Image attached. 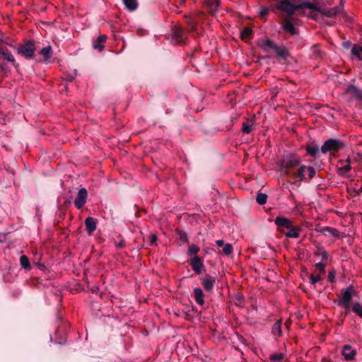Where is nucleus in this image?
<instances>
[{
  "mask_svg": "<svg viewBox=\"0 0 362 362\" xmlns=\"http://www.w3.org/2000/svg\"><path fill=\"white\" fill-rule=\"evenodd\" d=\"M293 0H279L276 8L279 10L286 12L288 15H293L298 9L309 8L311 10H317V6L310 1H302L298 4H294Z\"/></svg>",
  "mask_w": 362,
  "mask_h": 362,
  "instance_id": "f257e3e1",
  "label": "nucleus"
},
{
  "mask_svg": "<svg viewBox=\"0 0 362 362\" xmlns=\"http://www.w3.org/2000/svg\"><path fill=\"white\" fill-rule=\"evenodd\" d=\"M300 163V158L299 156L287 153L284 154L278 165L281 169H285V174L289 175V170L299 165Z\"/></svg>",
  "mask_w": 362,
  "mask_h": 362,
  "instance_id": "f03ea898",
  "label": "nucleus"
},
{
  "mask_svg": "<svg viewBox=\"0 0 362 362\" xmlns=\"http://www.w3.org/2000/svg\"><path fill=\"white\" fill-rule=\"evenodd\" d=\"M261 47L265 52H268V48L272 49L275 52L277 57L281 59L286 60L290 56L287 48L284 46H278L274 44L272 40L269 39L264 40Z\"/></svg>",
  "mask_w": 362,
  "mask_h": 362,
  "instance_id": "7ed1b4c3",
  "label": "nucleus"
},
{
  "mask_svg": "<svg viewBox=\"0 0 362 362\" xmlns=\"http://www.w3.org/2000/svg\"><path fill=\"white\" fill-rule=\"evenodd\" d=\"M35 42L34 40H28L23 44L18 45L16 52L22 55L25 59H32L35 57Z\"/></svg>",
  "mask_w": 362,
  "mask_h": 362,
  "instance_id": "20e7f679",
  "label": "nucleus"
},
{
  "mask_svg": "<svg viewBox=\"0 0 362 362\" xmlns=\"http://www.w3.org/2000/svg\"><path fill=\"white\" fill-rule=\"evenodd\" d=\"M344 147V143L337 139H329L321 146V151L326 154L330 151H338Z\"/></svg>",
  "mask_w": 362,
  "mask_h": 362,
  "instance_id": "39448f33",
  "label": "nucleus"
},
{
  "mask_svg": "<svg viewBox=\"0 0 362 362\" xmlns=\"http://www.w3.org/2000/svg\"><path fill=\"white\" fill-rule=\"evenodd\" d=\"M202 4L213 16H216L221 8V0H203Z\"/></svg>",
  "mask_w": 362,
  "mask_h": 362,
  "instance_id": "423d86ee",
  "label": "nucleus"
},
{
  "mask_svg": "<svg viewBox=\"0 0 362 362\" xmlns=\"http://www.w3.org/2000/svg\"><path fill=\"white\" fill-rule=\"evenodd\" d=\"M354 292L352 286H349L346 290L342 291L341 296L337 300V305H351L353 293Z\"/></svg>",
  "mask_w": 362,
  "mask_h": 362,
  "instance_id": "0eeeda50",
  "label": "nucleus"
},
{
  "mask_svg": "<svg viewBox=\"0 0 362 362\" xmlns=\"http://www.w3.org/2000/svg\"><path fill=\"white\" fill-rule=\"evenodd\" d=\"M189 264L197 274H201L205 270L203 259L197 255L189 259Z\"/></svg>",
  "mask_w": 362,
  "mask_h": 362,
  "instance_id": "6e6552de",
  "label": "nucleus"
},
{
  "mask_svg": "<svg viewBox=\"0 0 362 362\" xmlns=\"http://www.w3.org/2000/svg\"><path fill=\"white\" fill-rule=\"evenodd\" d=\"M204 16H205L204 12H203L202 11H197L195 13L194 16H185V18H186V23L188 26V28L191 31H195L197 30V25H198V21L197 18L199 17H203Z\"/></svg>",
  "mask_w": 362,
  "mask_h": 362,
  "instance_id": "1a4fd4ad",
  "label": "nucleus"
},
{
  "mask_svg": "<svg viewBox=\"0 0 362 362\" xmlns=\"http://www.w3.org/2000/svg\"><path fill=\"white\" fill-rule=\"evenodd\" d=\"M88 197V192L86 188H81L74 200V205L76 209H81L86 204Z\"/></svg>",
  "mask_w": 362,
  "mask_h": 362,
  "instance_id": "9d476101",
  "label": "nucleus"
},
{
  "mask_svg": "<svg viewBox=\"0 0 362 362\" xmlns=\"http://www.w3.org/2000/svg\"><path fill=\"white\" fill-rule=\"evenodd\" d=\"M351 159L350 157H348L345 160H339V164H340L341 166L338 167L337 169V174L340 176L345 177L351 169Z\"/></svg>",
  "mask_w": 362,
  "mask_h": 362,
  "instance_id": "9b49d317",
  "label": "nucleus"
},
{
  "mask_svg": "<svg viewBox=\"0 0 362 362\" xmlns=\"http://www.w3.org/2000/svg\"><path fill=\"white\" fill-rule=\"evenodd\" d=\"M346 93L350 95L352 100L362 102V90L354 85H349L346 90Z\"/></svg>",
  "mask_w": 362,
  "mask_h": 362,
  "instance_id": "f8f14e48",
  "label": "nucleus"
},
{
  "mask_svg": "<svg viewBox=\"0 0 362 362\" xmlns=\"http://www.w3.org/2000/svg\"><path fill=\"white\" fill-rule=\"evenodd\" d=\"M185 30L181 28H174L172 30V40L175 43H182L185 42Z\"/></svg>",
  "mask_w": 362,
  "mask_h": 362,
  "instance_id": "ddd939ff",
  "label": "nucleus"
},
{
  "mask_svg": "<svg viewBox=\"0 0 362 362\" xmlns=\"http://www.w3.org/2000/svg\"><path fill=\"white\" fill-rule=\"evenodd\" d=\"M216 279L210 274H206L202 279V284L206 291H211L214 289Z\"/></svg>",
  "mask_w": 362,
  "mask_h": 362,
  "instance_id": "4468645a",
  "label": "nucleus"
},
{
  "mask_svg": "<svg viewBox=\"0 0 362 362\" xmlns=\"http://www.w3.org/2000/svg\"><path fill=\"white\" fill-rule=\"evenodd\" d=\"M341 10V8L340 6H334L332 8H323L322 9L319 8L317 7V11H320L322 15L333 18L337 16Z\"/></svg>",
  "mask_w": 362,
  "mask_h": 362,
  "instance_id": "2eb2a0df",
  "label": "nucleus"
},
{
  "mask_svg": "<svg viewBox=\"0 0 362 362\" xmlns=\"http://www.w3.org/2000/svg\"><path fill=\"white\" fill-rule=\"evenodd\" d=\"M341 354L346 361L353 360L356 355V350L353 349L349 344H346L342 347Z\"/></svg>",
  "mask_w": 362,
  "mask_h": 362,
  "instance_id": "dca6fc26",
  "label": "nucleus"
},
{
  "mask_svg": "<svg viewBox=\"0 0 362 362\" xmlns=\"http://www.w3.org/2000/svg\"><path fill=\"white\" fill-rule=\"evenodd\" d=\"M320 233H321L322 235H324L326 237H334V238H339L341 233L334 228L329 227V226H325L322 228L320 230Z\"/></svg>",
  "mask_w": 362,
  "mask_h": 362,
  "instance_id": "f3484780",
  "label": "nucleus"
},
{
  "mask_svg": "<svg viewBox=\"0 0 362 362\" xmlns=\"http://www.w3.org/2000/svg\"><path fill=\"white\" fill-rule=\"evenodd\" d=\"M84 223L86 227L87 233L91 235L96 229L97 220L93 217L88 216L86 218Z\"/></svg>",
  "mask_w": 362,
  "mask_h": 362,
  "instance_id": "a211bd4d",
  "label": "nucleus"
},
{
  "mask_svg": "<svg viewBox=\"0 0 362 362\" xmlns=\"http://www.w3.org/2000/svg\"><path fill=\"white\" fill-rule=\"evenodd\" d=\"M307 165H301L296 172L293 173V177L296 179V182L305 180V172Z\"/></svg>",
  "mask_w": 362,
  "mask_h": 362,
  "instance_id": "6ab92c4d",
  "label": "nucleus"
},
{
  "mask_svg": "<svg viewBox=\"0 0 362 362\" xmlns=\"http://www.w3.org/2000/svg\"><path fill=\"white\" fill-rule=\"evenodd\" d=\"M274 223L277 226L288 228L291 227V221L290 219L284 217L277 216L274 219Z\"/></svg>",
  "mask_w": 362,
  "mask_h": 362,
  "instance_id": "aec40b11",
  "label": "nucleus"
},
{
  "mask_svg": "<svg viewBox=\"0 0 362 362\" xmlns=\"http://www.w3.org/2000/svg\"><path fill=\"white\" fill-rule=\"evenodd\" d=\"M193 293L195 301L197 304L202 305L204 303V295L203 291L200 288H194L193 289Z\"/></svg>",
  "mask_w": 362,
  "mask_h": 362,
  "instance_id": "412c9836",
  "label": "nucleus"
},
{
  "mask_svg": "<svg viewBox=\"0 0 362 362\" xmlns=\"http://www.w3.org/2000/svg\"><path fill=\"white\" fill-rule=\"evenodd\" d=\"M289 230L285 233L286 238H298L300 236V233L302 228L299 226L293 227L291 225V228H288Z\"/></svg>",
  "mask_w": 362,
  "mask_h": 362,
  "instance_id": "4be33fe9",
  "label": "nucleus"
},
{
  "mask_svg": "<svg viewBox=\"0 0 362 362\" xmlns=\"http://www.w3.org/2000/svg\"><path fill=\"white\" fill-rule=\"evenodd\" d=\"M39 54L43 57V59L45 62H49L52 55V47L50 45H48L45 47H43L39 52Z\"/></svg>",
  "mask_w": 362,
  "mask_h": 362,
  "instance_id": "5701e85b",
  "label": "nucleus"
},
{
  "mask_svg": "<svg viewBox=\"0 0 362 362\" xmlns=\"http://www.w3.org/2000/svg\"><path fill=\"white\" fill-rule=\"evenodd\" d=\"M315 255L322 259V261L327 262L329 257V254L323 247H317L315 252Z\"/></svg>",
  "mask_w": 362,
  "mask_h": 362,
  "instance_id": "b1692460",
  "label": "nucleus"
},
{
  "mask_svg": "<svg viewBox=\"0 0 362 362\" xmlns=\"http://www.w3.org/2000/svg\"><path fill=\"white\" fill-rule=\"evenodd\" d=\"M0 54L4 57V59L9 62L13 63L15 62V59L12 53L6 47H0Z\"/></svg>",
  "mask_w": 362,
  "mask_h": 362,
  "instance_id": "393cba45",
  "label": "nucleus"
},
{
  "mask_svg": "<svg viewBox=\"0 0 362 362\" xmlns=\"http://www.w3.org/2000/svg\"><path fill=\"white\" fill-rule=\"evenodd\" d=\"M281 27L283 30L286 33H288L291 35H295L296 33L293 24L288 20L284 21Z\"/></svg>",
  "mask_w": 362,
  "mask_h": 362,
  "instance_id": "a878e982",
  "label": "nucleus"
},
{
  "mask_svg": "<svg viewBox=\"0 0 362 362\" xmlns=\"http://www.w3.org/2000/svg\"><path fill=\"white\" fill-rule=\"evenodd\" d=\"M282 320H278L272 326V333L276 337H280L282 334L281 331Z\"/></svg>",
  "mask_w": 362,
  "mask_h": 362,
  "instance_id": "bb28decb",
  "label": "nucleus"
},
{
  "mask_svg": "<svg viewBox=\"0 0 362 362\" xmlns=\"http://www.w3.org/2000/svg\"><path fill=\"white\" fill-rule=\"evenodd\" d=\"M125 8L129 11H134L138 8L137 0H122Z\"/></svg>",
  "mask_w": 362,
  "mask_h": 362,
  "instance_id": "cd10ccee",
  "label": "nucleus"
},
{
  "mask_svg": "<svg viewBox=\"0 0 362 362\" xmlns=\"http://www.w3.org/2000/svg\"><path fill=\"white\" fill-rule=\"evenodd\" d=\"M106 35H100L97 40L93 43L94 49H98L100 51L103 50L104 48L103 43L106 41Z\"/></svg>",
  "mask_w": 362,
  "mask_h": 362,
  "instance_id": "c85d7f7f",
  "label": "nucleus"
},
{
  "mask_svg": "<svg viewBox=\"0 0 362 362\" xmlns=\"http://www.w3.org/2000/svg\"><path fill=\"white\" fill-rule=\"evenodd\" d=\"M305 150L308 154H309L312 157H315L319 151V146L315 144H312L308 145L305 148Z\"/></svg>",
  "mask_w": 362,
  "mask_h": 362,
  "instance_id": "c756f323",
  "label": "nucleus"
},
{
  "mask_svg": "<svg viewBox=\"0 0 362 362\" xmlns=\"http://www.w3.org/2000/svg\"><path fill=\"white\" fill-rule=\"evenodd\" d=\"M200 250V248L199 246H197L195 244H191L187 250V256H195Z\"/></svg>",
  "mask_w": 362,
  "mask_h": 362,
  "instance_id": "7c9ffc66",
  "label": "nucleus"
},
{
  "mask_svg": "<svg viewBox=\"0 0 362 362\" xmlns=\"http://www.w3.org/2000/svg\"><path fill=\"white\" fill-rule=\"evenodd\" d=\"M21 266L28 270L31 269L29 259L25 255H21L20 257Z\"/></svg>",
  "mask_w": 362,
  "mask_h": 362,
  "instance_id": "2f4dec72",
  "label": "nucleus"
},
{
  "mask_svg": "<svg viewBox=\"0 0 362 362\" xmlns=\"http://www.w3.org/2000/svg\"><path fill=\"white\" fill-rule=\"evenodd\" d=\"M351 53L356 56L359 60L362 59V46L354 45L351 49Z\"/></svg>",
  "mask_w": 362,
  "mask_h": 362,
  "instance_id": "473e14b6",
  "label": "nucleus"
},
{
  "mask_svg": "<svg viewBox=\"0 0 362 362\" xmlns=\"http://www.w3.org/2000/svg\"><path fill=\"white\" fill-rule=\"evenodd\" d=\"M252 130V121H247L243 123L242 132L245 134H249Z\"/></svg>",
  "mask_w": 362,
  "mask_h": 362,
  "instance_id": "72a5a7b5",
  "label": "nucleus"
},
{
  "mask_svg": "<svg viewBox=\"0 0 362 362\" xmlns=\"http://www.w3.org/2000/svg\"><path fill=\"white\" fill-rule=\"evenodd\" d=\"M352 311L362 318V305L359 303H354L352 306Z\"/></svg>",
  "mask_w": 362,
  "mask_h": 362,
  "instance_id": "f704fd0d",
  "label": "nucleus"
},
{
  "mask_svg": "<svg viewBox=\"0 0 362 362\" xmlns=\"http://www.w3.org/2000/svg\"><path fill=\"white\" fill-rule=\"evenodd\" d=\"M267 200V195L264 193H258L256 197L257 202L260 204L263 205L266 204Z\"/></svg>",
  "mask_w": 362,
  "mask_h": 362,
  "instance_id": "c9c22d12",
  "label": "nucleus"
},
{
  "mask_svg": "<svg viewBox=\"0 0 362 362\" xmlns=\"http://www.w3.org/2000/svg\"><path fill=\"white\" fill-rule=\"evenodd\" d=\"M326 266H327L326 262L321 261L315 264V270L319 272V273H320V274H324V273H325Z\"/></svg>",
  "mask_w": 362,
  "mask_h": 362,
  "instance_id": "e433bc0d",
  "label": "nucleus"
},
{
  "mask_svg": "<svg viewBox=\"0 0 362 362\" xmlns=\"http://www.w3.org/2000/svg\"><path fill=\"white\" fill-rule=\"evenodd\" d=\"M284 358V355L281 353L272 354L269 357L272 361L281 362Z\"/></svg>",
  "mask_w": 362,
  "mask_h": 362,
  "instance_id": "4c0bfd02",
  "label": "nucleus"
},
{
  "mask_svg": "<svg viewBox=\"0 0 362 362\" xmlns=\"http://www.w3.org/2000/svg\"><path fill=\"white\" fill-rule=\"evenodd\" d=\"M245 298L243 295H237L234 299V303L240 307H243L244 304Z\"/></svg>",
  "mask_w": 362,
  "mask_h": 362,
  "instance_id": "58836bf2",
  "label": "nucleus"
},
{
  "mask_svg": "<svg viewBox=\"0 0 362 362\" xmlns=\"http://www.w3.org/2000/svg\"><path fill=\"white\" fill-rule=\"evenodd\" d=\"M222 252L225 255H230L233 252V246L231 244L226 243L222 250Z\"/></svg>",
  "mask_w": 362,
  "mask_h": 362,
  "instance_id": "ea45409f",
  "label": "nucleus"
},
{
  "mask_svg": "<svg viewBox=\"0 0 362 362\" xmlns=\"http://www.w3.org/2000/svg\"><path fill=\"white\" fill-rule=\"evenodd\" d=\"M177 233H178L179 238L181 242L188 243V240H189L188 235L185 231L179 230Z\"/></svg>",
  "mask_w": 362,
  "mask_h": 362,
  "instance_id": "a19ab883",
  "label": "nucleus"
},
{
  "mask_svg": "<svg viewBox=\"0 0 362 362\" xmlns=\"http://www.w3.org/2000/svg\"><path fill=\"white\" fill-rule=\"evenodd\" d=\"M335 277H336V271L334 269H332L328 272V281L330 283H335Z\"/></svg>",
  "mask_w": 362,
  "mask_h": 362,
  "instance_id": "79ce46f5",
  "label": "nucleus"
},
{
  "mask_svg": "<svg viewBox=\"0 0 362 362\" xmlns=\"http://www.w3.org/2000/svg\"><path fill=\"white\" fill-rule=\"evenodd\" d=\"M322 280V278L320 275H314V274H310V284L315 286V285L320 281Z\"/></svg>",
  "mask_w": 362,
  "mask_h": 362,
  "instance_id": "37998d69",
  "label": "nucleus"
},
{
  "mask_svg": "<svg viewBox=\"0 0 362 362\" xmlns=\"http://www.w3.org/2000/svg\"><path fill=\"white\" fill-rule=\"evenodd\" d=\"M252 33V30L250 28L245 27L243 28V30L241 32V36L243 38L248 37Z\"/></svg>",
  "mask_w": 362,
  "mask_h": 362,
  "instance_id": "c03bdc74",
  "label": "nucleus"
},
{
  "mask_svg": "<svg viewBox=\"0 0 362 362\" xmlns=\"http://www.w3.org/2000/svg\"><path fill=\"white\" fill-rule=\"evenodd\" d=\"M306 170H308V177H309V179L313 178L315 177V175H316V170L312 166H308L307 165Z\"/></svg>",
  "mask_w": 362,
  "mask_h": 362,
  "instance_id": "a18cd8bd",
  "label": "nucleus"
},
{
  "mask_svg": "<svg viewBox=\"0 0 362 362\" xmlns=\"http://www.w3.org/2000/svg\"><path fill=\"white\" fill-rule=\"evenodd\" d=\"M313 52L316 54V55L319 57H322V52L320 49L319 45H315L312 47Z\"/></svg>",
  "mask_w": 362,
  "mask_h": 362,
  "instance_id": "49530a36",
  "label": "nucleus"
},
{
  "mask_svg": "<svg viewBox=\"0 0 362 362\" xmlns=\"http://www.w3.org/2000/svg\"><path fill=\"white\" fill-rule=\"evenodd\" d=\"M77 76L76 70H73L71 71V73L67 76L66 80L69 81H71L74 80Z\"/></svg>",
  "mask_w": 362,
  "mask_h": 362,
  "instance_id": "de8ad7c7",
  "label": "nucleus"
},
{
  "mask_svg": "<svg viewBox=\"0 0 362 362\" xmlns=\"http://www.w3.org/2000/svg\"><path fill=\"white\" fill-rule=\"evenodd\" d=\"M269 11V9L268 8H266V7L263 8L259 11L260 16L262 18L265 17L268 14Z\"/></svg>",
  "mask_w": 362,
  "mask_h": 362,
  "instance_id": "09e8293b",
  "label": "nucleus"
},
{
  "mask_svg": "<svg viewBox=\"0 0 362 362\" xmlns=\"http://www.w3.org/2000/svg\"><path fill=\"white\" fill-rule=\"evenodd\" d=\"M344 308V314L348 315L351 310V305H338Z\"/></svg>",
  "mask_w": 362,
  "mask_h": 362,
  "instance_id": "8fccbe9b",
  "label": "nucleus"
},
{
  "mask_svg": "<svg viewBox=\"0 0 362 362\" xmlns=\"http://www.w3.org/2000/svg\"><path fill=\"white\" fill-rule=\"evenodd\" d=\"M150 238V245H154L157 241V237L156 235L152 234L149 237Z\"/></svg>",
  "mask_w": 362,
  "mask_h": 362,
  "instance_id": "3c124183",
  "label": "nucleus"
},
{
  "mask_svg": "<svg viewBox=\"0 0 362 362\" xmlns=\"http://www.w3.org/2000/svg\"><path fill=\"white\" fill-rule=\"evenodd\" d=\"M217 246L223 247L226 244H224V241L223 240H218L216 242Z\"/></svg>",
  "mask_w": 362,
  "mask_h": 362,
  "instance_id": "603ef678",
  "label": "nucleus"
},
{
  "mask_svg": "<svg viewBox=\"0 0 362 362\" xmlns=\"http://www.w3.org/2000/svg\"><path fill=\"white\" fill-rule=\"evenodd\" d=\"M124 245H125V243H124V241H120L119 243H118L117 244V247L118 248H122L123 247H124Z\"/></svg>",
  "mask_w": 362,
  "mask_h": 362,
  "instance_id": "864d4df0",
  "label": "nucleus"
},
{
  "mask_svg": "<svg viewBox=\"0 0 362 362\" xmlns=\"http://www.w3.org/2000/svg\"><path fill=\"white\" fill-rule=\"evenodd\" d=\"M186 3V0H180V4L181 6H185Z\"/></svg>",
  "mask_w": 362,
  "mask_h": 362,
  "instance_id": "5fc2aeb1",
  "label": "nucleus"
},
{
  "mask_svg": "<svg viewBox=\"0 0 362 362\" xmlns=\"http://www.w3.org/2000/svg\"><path fill=\"white\" fill-rule=\"evenodd\" d=\"M357 157L362 159V153H357Z\"/></svg>",
  "mask_w": 362,
  "mask_h": 362,
  "instance_id": "6e6d98bb",
  "label": "nucleus"
},
{
  "mask_svg": "<svg viewBox=\"0 0 362 362\" xmlns=\"http://www.w3.org/2000/svg\"><path fill=\"white\" fill-rule=\"evenodd\" d=\"M98 289H99V288H98V286H95V287H94V288L92 289V291H93V292H95V291H98Z\"/></svg>",
  "mask_w": 362,
  "mask_h": 362,
  "instance_id": "4d7b16f0",
  "label": "nucleus"
},
{
  "mask_svg": "<svg viewBox=\"0 0 362 362\" xmlns=\"http://www.w3.org/2000/svg\"><path fill=\"white\" fill-rule=\"evenodd\" d=\"M360 192H362V185L361 186L360 189H359Z\"/></svg>",
  "mask_w": 362,
  "mask_h": 362,
  "instance_id": "13d9d810",
  "label": "nucleus"
}]
</instances>
